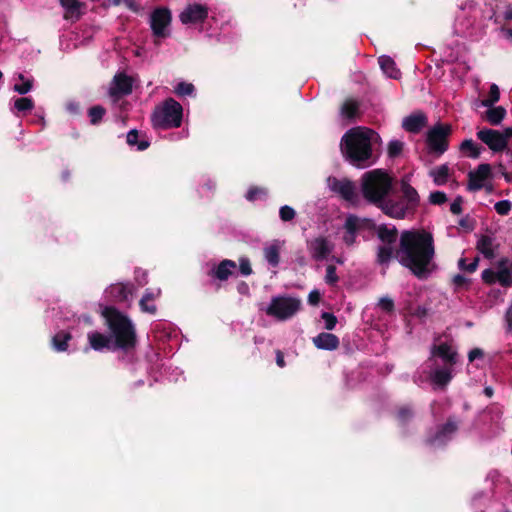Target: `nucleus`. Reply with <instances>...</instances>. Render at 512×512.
I'll list each match as a JSON object with an SVG mask.
<instances>
[{"mask_svg": "<svg viewBox=\"0 0 512 512\" xmlns=\"http://www.w3.org/2000/svg\"><path fill=\"white\" fill-rule=\"evenodd\" d=\"M494 209L499 215L506 216L512 209V203L509 200H501L495 203Z\"/></svg>", "mask_w": 512, "mask_h": 512, "instance_id": "nucleus-47", "label": "nucleus"}, {"mask_svg": "<svg viewBox=\"0 0 512 512\" xmlns=\"http://www.w3.org/2000/svg\"><path fill=\"white\" fill-rule=\"evenodd\" d=\"M208 17V8L202 4H190L179 15L182 24L202 23Z\"/></svg>", "mask_w": 512, "mask_h": 512, "instance_id": "nucleus-14", "label": "nucleus"}, {"mask_svg": "<svg viewBox=\"0 0 512 512\" xmlns=\"http://www.w3.org/2000/svg\"><path fill=\"white\" fill-rule=\"evenodd\" d=\"M500 99V90L496 84L490 86L489 95L487 99L482 101V105L485 107H491L497 103Z\"/></svg>", "mask_w": 512, "mask_h": 512, "instance_id": "nucleus-44", "label": "nucleus"}, {"mask_svg": "<svg viewBox=\"0 0 512 512\" xmlns=\"http://www.w3.org/2000/svg\"><path fill=\"white\" fill-rule=\"evenodd\" d=\"M466 262H467L466 258H460L458 261L459 268L463 271L473 273L476 271V269L478 267L479 258L478 257L474 258L469 264H467Z\"/></svg>", "mask_w": 512, "mask_h": 512, "instance_id": "nucleus-46", "label": "nucleus"}, {"mask_svg": "<svg viewBox=\"0 0 512 512\" xmlns=\"http://www.w3.org/2000/svg\"><path fill=\"white\" fill-rule=\"evenodd\" d=\"M477 138L486 144L493 152H501L507 148L505 138L502 137L501 131L484 128L477 132Z\"/></svg>", "mask_w": 512, "mask_h": 512, "instance_id": "nucleus-13", "label": "nucleus"}, {"mask_svg": "<svg viewBox=\"0 0 512 512\" xmlns=\"http://www.w3.org/2000/svg\"><path fill=\"white\" fill-rule=\"evenodd\" d=\"M161 294V290L158 289L153 291L151 289H146L142 298L139 301V306L142 312L149 313L151 315L156 314L157 306L153 304V301L158 298Z\"/></svg>", "mask_w": 512, "mask_h": 512, "instance_id": "nucleus-25", "label": "nucleus"}, {"mask_svg": "<svg viewBox=\"0 0 512 512\" xmlns=\"http://www.w3.org/2000/svg\"><path fill=\"white\" fill-rule=\"evenodd\" d=\"M321 300V294L318 290H312L308 295V302L310 305H318Z\"/></svg>", "mask_w": 512, "mask_h": 512, "instance_id": "nucleus-60", "label": "nucleus"}, {"mask_svg": "<svg viewBox=\"0 0 512 512\" xmlns=\"http://www.w3.org/2000/svg\"><path fill=\"white\" fill-rule=\"evenodd\" d=\"M139 133L138 130L132 129L127 133V144L130 146H137L139 151H144L150 146V142L148 140H138Z\"/></svg>", "mask_w": 512, "mask_h": 512, "instance_id": "nucleus-37", "label": "nucleus"}, {"mask_svg": "<svg viewBox=\"0 0 512 512\" xmlns=\"http://www.w3.org/2000/svg\"><path fill=\"white\" fill-rule=\"evenodd\" d=\"M432 379L437 385L445 386L451 381L452 375L449 369L438 368L434 371Z\"/></svg>", "mask_w": 512, "mask_h": 512, "instance_id": "nucleus-41", "label": "nucleus"}, {"mask_svg": "<svg viewBox=\"0 0 512 512\" xmlns=\"http://www.w3.org/2000/svg\"><path fill=\"white\" fill-rule=\"evenodd\" d=\"M458 225L466 232H472L476 227V220L469 215H465L458 221Z\"/></svg>", "mask_w": 512, "mask_h": 512, "instance_id": "nucleus-48", "label": "nucleus"}, {"mask_svg": "<svg viewBox=\"0 0 512 512\" xmlns=\"http://www.w3.org/2000/svg\"><path fill=\"white\" fill-rule=\"evenodd\" d=\"M379 139L378 133L366 127H353L345 132L340 141L344 159L354 167L367 168L376 162L372 144Z\"/></svg>", "mask_w": 512, "mask_h": 512, "instance_id": "nucleus-2", "label": "nucleus"}, {"mask_svg": "<svg viewBox=\"0 0 512 512\" xmlns=\"http://www.w3.org/2000/svg\"><path fill=\"white\" fill-rule=\"evenodd\" d=\"M331 190L338 193L344 200L353 201L356 197V188L354 183L349 179H337L331 180Z\"/></svg>", "mask_w": 512, "mask_h": 512, "instance_id": "nucleus-17", "label": "nucleus"}, {"mask_svg": "<svg viewBox=\"0 0 512 512\" xmlns=\"http://www.w3.org/2000/svg\"><path fill=\"white\" fill-rule=\"evenodd\" d=\"M489 109L485 112L486 120L491 125H499L506 116V109L503 106L488 107Z\"/></svg>", "mask_w": 512, "mask_h": 512, "instance_id": "nucleus-32", "label": "nucleus"}, {"mask_svg": "<svg viewBox=\"0 0 512 512\" xmlns=\"http://www.w3.org/2000/svg\"><path fill=\"white\" fill-rule=\"evenodd\" d=\"M17 79L21 83H16L13 86V90L20 95H25L30 92L33 88L34 79L33 78H25L22 73L17 74Z\"/></svg>", "mask_w": 512, "mask_h": 512, "instance_id": "nucleus-34", "label": "nucleus"}, {"mask_svg": "<svg viewBox=\"0 0 512 512\" xmlns=\"http://www.w3.org/2000/svg\"><path fill=\"white\" fill-rule=\"evenodd\" d=\"M378 306L386 313L394 312V301L389 297H382L379 299Z\"/></svg>", "mask_w": 512, "mask_h": 512, "instance_id": "nucleus-53", "label": "nucleus"}, {"mask_svg": "<svg viewBox=\"0 0 512 512\" xmlns=\"http://www.w3.org/2000/svg\"><path fill=\"white\" fill-rule=\"evenodd\" d=\"M172 21L171 11L166 7L155 8L150 15V27L153 35L158 38L169 36V27Z\"/></svg>", "mask_w": 512, "mask_h": 512, "instance_id": "nucleus-9", "label": "nucleus"}, {"mask_svg": "<svg viewBox=\"0 0 512 512\" xmlns=\"http://www.w3.org/2000/svg\"><path fill=\"white\" fill-rule=\"evenodd\" d=\"M429 201L433 205H442L447 201V196L442 191H434L430 193Z\"/></svg>", "mask_w": 512, "mask_h": 512, "instance_id": "nucleus-52", "label": "nucleus"}, {"mask_svg": "<svg viewBox=\"0 0 512 512\" xmlns=\"http://www.w3.org/2000/svg\"><path fill=\"white\" fill-rule=\"evenodd\" d=\"M342 117L353 120L360 115V103L355 99H346L341 106Z\"/></svg>", "mask_w": 512, "mask_h": 512, "instance_id": "nucleus-28", "label": "nucleus"}, {"mask_svg": "<svg viewBox=\"0 0 512 512\" xmlns=\"http://www.w3.org/2000/svg\"><path fill=\"white\" fill-rule=\"evenodd\" d=\"M88 117L91 125H98L106 114V109L101 105H94L88 109Z\"/></svg>", "mask_w": 512, "mask_h": 512, "instance_id": "nucleus-40", "label": "nucleus"}, {"mask_svg": "<svg viewBox=\"0 0 512 512\" xmlns=\"http://www.w3.org/2000/svg\"><path fill=\"white\" fill-rule=\"evenodd\" d=\"M428 124L427 116L421 112H415L405 117L402 122V127L405 131L410 133H419Z\"/></svg>", "mask_w": 512, "mask_h": 512, "instance_id": "nucleus-19", "label": "nucleus"}, {"mask_svg": "<svg viewBox=\"0 0 512 512\" xmlns=\"http://www.w3.org/2000/svg\"><path fill=\"white\" fill-rule=\"evenodd\" d=\"M264 256L267 262L272 266H278L280 262V248L277 244H272L264 249Z\"/></svg>", "mask_w": 512, "mask_h": 512, "instance_id": "nucleus-38", "label": "nucleus"}, {"mask_svg": "<svg viewBox=\"0 0 512 512\" xmlns=\"http://www.w3.org/2000/svg\"><path fill=\"white\" fill-rule=\"evenodd\" d=\"M460 149L463 152L468 151L469 157H471L473 159H477L480 157L483 147L476 144L472 139H465L461 143Z\"/></svg>", "mask_w": 512, "mask_h": 512, "instance_id": "nucleus-36", "label": "nucleus"}, {"mask_svg": "<svg viewBox=\"0 0 512 512\" xmlns=\"http://www.w3.org/2000/svg\"><path fill=\"white\" fill-rule=\"evenodd\" d=\"M296 212L295 210L288 205H284L279 210L280 219L284 222L291 221L295 218Z\"/></svg>", "mask_w": 512, "mask_h": 512, "instance_id": "nucleus-49", "label": "nucleus"}, {"mask_svg": "<svg viewBox=\"0 0 512 512\" xmlns=\"http://www.w3.org/2000/svg\"><path fill=\"white\" fill-rule=\"evenodd\" d=\"M379 64L383 72L390 78L396 79L400 71L396 68L395 61L386 55L379 57Z\"/></svg>", "mask_w": 512, "mask_h": 512, "instance_id": "nucleus-31", "label": "nucleus"}, {"mask_svg": "<svg viewBox=\"0 0 512 512\" xmlns=\"http://www.w3.org/2000/svg\"><path fill=\"white\" fill-rule=\"evenodd\" d=\"M133 91V79L124 72L115 74L108 90V95L114 103Z\"/></svg>", "mask_w": 512, "mask_h": 512, "instance_id": "nucleus-11", "label": "nucleus"}, {"mask_svg": "<svg viewBox=\"0 0 512 512\" xmlns=\"http://www.w3.org/2000/svg\"><path fill=\"white\" fill-rule=\"evenodd\" d=\"M239 270H240V273L244 276H249L252 274L253 271H252L251 264H250V261L248 258L240 259Z\"/></svg>", "mask_w": 512, "mask_h": 512, "instance_id": "nucleus-55", "label": "nucleus"}, {"mask_svg": "<svg viewBox=\"0 0 512 512\" xmlns=\"http://www.w3.org/2000/svg\"><path fill=\"white\" fill-rule=\"evenodd\" d=\"M453 284L456 288L468 287L470 280L461 274H457L453 277Z\"/></svg>", "mask_w": 512, "mask_h": 512, "instance_id": "nucleus-57", "label": "nucleus"}, {"mask_svg": "<svg viewBox=\"0 0 512 512\" xmlns=\"http://www.w3.org/2000/svg\"><path fill=\"white\" fill-rule=\"evenodd\" d=\"M236 267V262L230 259H224L217 266L212 268L208 272V275L219 281H226L231 275H233Z\"/></svg>", "mask_w": 512, "mask_h": 512, "instance_id": "nucleus-20", "label": "nucleus"}, {"mask_svg": "<svg viewBox=\"0 0 512 512\" xmlns=\"http://www.w3.org/2000/svg\"><path fill=\"white\" fill-rule=\"evenodd\" d=\"M497 280L504 287L512 286V273L511 270L506 266V261L502 260L499 263L497 270Z\"/></svg>", "mask_w": 512, "mask_h": 512, "instance_id": "nucleus-33", "label": "nucleus"}, {"mask_svg": "<svg viewBox=\"0 0 512 512\" xmlns=\"http://www.w3.org/2000/svg\"><path fill=\"white\" fill-rule=\"evenodd\" d=\"M14 107L19 112H28L34 108V101L29 97L17 98L14 102Z\"/></svg>", "mask_w": 512, "mask_h": 512, "instance_id": "nucleus-43", "label": "nucleus"}, {"mask_svg": "<svg viewBox=\"0 0 512 512\" xmlns=\"http://www.w3.org/2000/svg\"><path fill=\"white\" fill-rule=\"evenodd\" d=\"M261 193H264L263 189L258 188V187H251L246 194V198L249 201H254L257 199L258 195Z\"/></svg>", "mask_w": 512, "mask_h": 512, "instance_id": "nucleus-61", "label": "nucleus"}, {"mask_svg": "<svg viewBox=\"0 0 512 512\" xmlns=\"http://www.w3.org/2000/svg\"><path fill=\"white\" fill-rule=\"evenodd\" d=\"M476 248L484 255L485 258L491 259L494 257L493 238L488 235H481L477 241Z\"/></svg>", "mask_w": 512, "mask_h": 512, "instance_id": "nucleus-30", "label": "nucleus"}, {"mask_svg": "<svg viewBox=\"0 0 512 512\" xmlns=\"http://www.w3.org/2000/svg\"><path fill=\"white\" fill-rule=\"evenodd\" d=\"M367 228L373 230L383 245L378 246L376 262L387 268L389 262L394 256L393 245L398 238V229L395 226L388 227L385 224L376 225L372 220H365Z\"/></svg>", "mask_w": 512, "mask_h": 512, "instance_id": "nucleus-5", "label": "nucleus"}, {"mask_svg": "<svg viewBox=\"0 0 512 512\" xmlns=\"http://www.w3.org/2000/svg\"><path fill=\"white\" fill-rule=\"evenodd\" d=\"M436 185H444L449 176V167L447 164H442L430 172Z\"/></svg>", "mask_w": 512, "mask_h": 512, "instance_id": "nucleus-35", "label": "nucleus"}, {"mask_svg": "<svg viewBox=\"0 0 512 512\" xmlns=\"http://www.w3.org/2000/svg\"><path fill=\"white\" fill-rule=\"evenodd\" d=\"M484 356V352L480 348L472 349L468 354V359L470 362L475 361L476 359L482 358Z\"/></svg>", "mask_w": 512, "mask_h": 512, "instance_id": "nucleus-62", "label": "nucleus"}, {"mask_svg": "<svg viewBox=\"0 0 512 512\" xmlns=\"http://www.w3.org/2000/svg\"><path fill=\"white\" fill-rule=\"evenodd\" d=\"M312 342L316 348L328 351L336 350L340 344L339 338L336 335L327 332H322L313 337Z\"/></svg>", "mask_w": 512, "mask_h": 512, "instance_id": "nucleus-23", "label": "nucleus"}, {"mask_svg": "<svg viewBox=\"0 0 512 512\" xmlns=\"http://www.w3.org/2000/svg\"><path fill=\"white\" fill-rule=\"evenodd\" d=\"M301 308V300L287 296H277L271 299L266 308V314L280 321L293 317Z\"/></svg>", "mask_w": 512, "mask_h": 512, "instance_id": "nucleus-7", "label": "nucleus"}, {"mask_svg": "<svg viewBox=\"0 0 512 512\" xmlns=\"http://www.w3.org/2000/svg\"><path fill=\"white\" fill-rule=\"evenodd\" d=\"M505 320L508 326V330L512 332V306L506 311Z\"/></svg>", "mask_w": 512, "mask_h": 512, "instance_id": "nucleus-64", "label": "nucleus"}, {"mask_svg": "<svg viewBox=\"0 0 512 512\" xmlns=\"http://www.w3.org/2000/svg\"><path fill=\"white\" fill-rule=\"evenodd\" d=\"M321 318L324 320L325 329L328 331L333 330L338 322L337 317L330 312H323Z\"/></svg>", "mask_w": 512, "mask_h": 512, "instance_id": "nucleus-50", "label": "nucleus"}, {"mask_svg": "<svg viewBox=\"0 0 512 512\" xmlns=\"http://www.w3.org/2000/svg\"><path fill=\"white\" fill-rule=\"evenodd\" d=\"M403 148H404V143L402 141L391 140L388 143V147H387L388 157L391 159H395V158L399 157L403 152Z\"/></svg>", "mask_w": 512, "mask_h": 512, "instance_id": "nucleus-42", "label": "nucleus"}, {"mask_svg": "<svg viewBox=\"0 0 512 512\" xmlns=\"http://www.w3.org/2000/svg\"><path fill=\"white\" fill-rule=\"evenodd\" d=\"M492 176L490 164H480L475 171L468 174V190L479 191L484 187V182Z\"/></svg>", "mask_w": 512, "mask_h": 512, "instance_id": "nucleus-15", "label": "nucleus"}, {"mask_svg": "<svg viewBox=\"0 0 512 512\" xmlns=\"http://www.w3.org/2000/svg\"><path fill=\"white\" fill-rule=\"evenodd\" d=\"M401 192L402 197L400 199L404 201V203L408 206L410 211L415 213L420 203V197L417 190L414 187H412L407 181L402 180Z\"/></svg>", "mask_w": 512, "mask_h": 512, "instance_id": "nucleus-22", "label": "nucleus"}, {"mask_svg": "<svg viewBox=\"0 0 512 512\" xmlns=\"http://www.w3.org/2000/svg\"><path fill=\"white\" fill-rule=\"evenodd\" d=\"M482 280L484 283L486 284H494L496 282H498L497 280V271H494L493 269H485L483 272H482Z\"/></svg>", "mask_w": 512, "mask_h": 512, "instance_id": "nucleus-54", "label": "nucleus"}, {"mask_svg": "<svg viewBox=\"0 0 512 512\" xmlns=\"http://www.w3.org/2000/svg\"><path fill=\"white\" fill-rule=\"evenodd\" d=\"M311 256L316 261H322L331 253L332 247L324 237H317L308 243Z\"/></svg>", "mask_w": 512, "mask_h": 512, "instance_id": "nucleus-18", "label": "nucleus"}, {"mask_svg": "<svg viewBox=\"0 0 512 512\" xmlns=\"http://www.w3.org/2000/svg\"><path fill=\"white\" fill-rule=\"evenodd\" d=\"M376 207L380 208L387 216L395 219H404L408 215L414 214L401 199L394 200L385 197Z\"/></svg>", "mask_w": 512, "mask_h": 512, "instance_id": "nucleus-12", "label": "nucleus"}, {"mask_svg": "<svg viewBox=\"0 0 512 512\" xmlns=\"http://www.w3.org/2000/svg\"><path fill=\"white\" fill-rule=\"evenodd\" d=\"M325 281L328 285H335L339 281V277L336 274V267L334 265L327 266Z\"/></svg>", "mask_w": 512, "mask_h": 512, "instance_id": "nucleus-51", "label": "nucleus"}, {"mask_svg": "<svg viewBox=\"0 0 512 512\" xmlns=\"http://www.w3.org/2000/svg\"><path fill=\"white\" fill-rule=\"evenodd\" d=\"M66 110L72 115H79L81 113L80 103L77 101H69L66 103Z\"/></svg>", "mask_w": 512, "mask_h": 512, "instance_id": "nucleus-58", "label": "nucleus"}, {"mask_svg": "<svg viewBox=\"0 0 512 512\" xmlns=\"http://www.w3.org/2000/svg\"><path fill=\"white\" fill-rule=\"evenodd\" d=\"M463 197L457 196L450 205V211L454 215H459L462 212Z\"/></svg>", "mask_w": 512, "mask_h": 512, "instance_id": "nucleus-56", "label": "nucleus"}, {"mask_svg": "<svg viewBox=\"0 0 512 512\" xmlns=\"http://www.w3.org/2000/svg\"><path fill=\"white\" fill-rule=\"evenodd\" d=\"M413 315L418 318H424L428 315V309L424 306H418L413 312Z\"/></svg>", "mask_w": 512, "mask_h": 512, "instance_id": "nucleus-63", "label": "nucleus"}, {"mask_svg": "<svg viewBox=\"0 0 512 512\" xmlns=\"http://www.w3.org/2000/svg\"><path fill=\"white\" fill-rule=\"evenodd\" d=\"M392 187L390 176L381 169L366 172L362 176L361 191L365 200L373 205L381 203V200L389 194Z\"/></svg>", "mask_w": 512, "mask_h": 512, "instance_id": "nucleus-4", "label": "nucleus"}, {"mask_svg": "<svg viewBox=\"0 0 512 512\" xmlns=\"http://www.w3.org/2000/svg\"><path fill=\"white\" fill-rule=\"evenodd\" d=\"M135 280L140 286H144L147 284V273L141 268H137L135 270Z\"/></svg>", "mask_w": 512, "mask_h": 512, "instance_id": "nucleus-59", "label": "nucleus"}, {"mask_svg": "<svg viewBox=\"0 0 512 512\" xmlns=\"http://www.w3.org/2000/svg\"><path fill=\"white\" fill-rule=\"evenodd\" d=\"M415 410L411 404H403L396 408L395 419L401 427L407 426L414 418Z\"/></svg>", "mask_w": 512, "mask_h": 512, "instance_id": "nucleus-27", "label": "nucleus"}, {"mask_svg": "<svg viewBox=\"0 0 512 512\" xmlns=\"http://www.w3.org/2000/svg\"><path fill=\"white\" fill-rule=\"evenodd\" d=\"M399 263L420 280L427 279L436 265L434 238L425 230H406L400 235L399 248L395 253Z\"/></svg>", "mask_w": 512, "mask_h": 512, "instance_id": "nucleus-1", "label": "nucleus"}, {"mask_svg": "<svg viewBox=\"0 0 512 512\" xmlns=\"http://www.w3.org/2000/svg\"><path fill=\"white\" fill-rule=\"evenodd\" d=\"M106 320L114 349L128 352L137 345V334L130 318L113 306H107L102 311Z\"/></svg>", "mask_w": 512, "mask_h": 512, "instance_id": "nucleus-3", "label": "nucleus"}, {"mask_svg": "<svg viewBox=\"0 0 512 512\" xmlns=\"http://www.w3.org/2000/svg\"><path fill=\"white\" fill-rule=\"evenodd\" d=\"M71 339V333L61 330L52 337L51 344L55 351L65 352L68 349V343Z\"/></svg>", "mask_w": 512, "mask_h": 512, "instance_id": "nucleus-29", "label": "nucleus"}, {"mask_svg": "<svg viewBox=\"0 0 512 512\" xmlns=\"http://www.w3.org/2000/svg\"><path fill=\"white\" fill-rule=\"evenodd\" d=\"M452 132V128L448 124L438 123L432 127L427 133V144L432 152L439 155L448 149V137Z\"/></svg>", "mask_w": 512, "mask_h": 512, "instance_id": "nucleus-8", "label": "nucleus"}, {"mask_svg": "<svg viewBox=\"0 0 512 512\" xmlns=\"http://www.w3.org/2000/svg\"><path fill=\"white\" fill-rule=\"evenodd\" d=\"M107 296L114 302H125L131 295V290L123 283L112 284L106 290Z\"/></svg>", "mask_w": 512, "mask_h": 512, "instance_id": "nucleus-26", "label": "nucleus"}, {"mask_svg": "<svg viewBox=\"0 0 512 512\" xmlns=\"http://www.w3.org/2000/svg\"><path fill=\"white\" fill-rule=\"evenodd\" d=\"M195 92V87L192 83L180 82L175 87V93L178 96H190Z\"/></svg>", "mask_w": 512, "mask_h": 512, "instance_id": "nucleus-45", "label": "nucleus"}, {"mask_svg": "<svg viewBox=\"0 0 512 512\" xmlns=\"http://www.w3.org/2000/svg\"><path fill=\"white\" fill-rule=\"evenodd\" d=\"M183 108L173 98L164 101L161 109L156 110L151 117L154 128L169 129L178 128L182 124Z\"/></svg>", "mask_w": 512, "mask_h": 512, "instance_id": "nucleus-6", "label": "nucleus"}, {"mask_svg": "<svg viewBox=\"0 0 512 512\" xmlns=\"http://www.w3.org/2000/svg\"><path fill=\"white\" fill-rule=\"evenodd\" d=\"M365 220L366 219L360 220L355 215H349L346 218V221H345V229H346V231L349 232V233H355L356 234L358 230H360L362 228H367V223H366Z\"/></svg>", "mask_w": 512, "mask_h": 512, "instance_id": "nucleus-39", "label": "nucleus"}, {"mask_svg": "<svg viewBox=\"0 0 512 512\" xmlns=\"http://www.w3.org/2000/svg\"><path fill=\"white\" fill-rule=\"evenodd\" d=\"M430 354V359L438 357L442 359L445 365L453 366L457 363V352L452 350L451 346L446 342L432 345Z\"/></svg>", "mask_w": 512, "mask_h": 512, "instance_id": "nucleus-16", "label": "nucleus"}, {"mask_svg": "<svg viewBox=\"0 0 512 512\" xmlns=\"http://www.w3.org/2000/svg\"><path fill=\"white\" fill-rule=\"evenodd\" d=\"M458 430V421L454 416L448 417L447 421L437 428V431L426 438L425 442L430 446H444L451 440Z\"/></svg>", "mask_w": 512, "mask_h": 512, "instance_id": "nucleus-10", "label": "nucleus"}, {"mask_svg": "<svg viewBox=\"0 0 512 512\" xmlns=\"http://www.w3.org/2000/svg\"><path fill=\"white\" fill-rule=\"evenodd\" d=\"M88 342L90 348L95 351H102L104 349L115 351L111 336L103 333L93 331L88 333Z\"/></svg>", "mask_w": 512, "mask_h": 512, "instance_id": "nucleus-21", "label": "nucleus"}, {"mask_svg": "<svg viewBox=\"0 0 512 512\" xmlns=\"http://www.w3.org/2000/svg\"><path fill=\"white\" fill-rule=\"evenodd\" d=\"M59 3L65 10L63 15L65 20L77 21L81 18V8L84 7V3L79 0H59Z\"/></svg>", "mask_w": 512, "mask_h": 512, "instance_id": "nucleus-24", "label": "nucleus"}]
</instances>
